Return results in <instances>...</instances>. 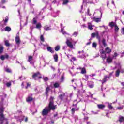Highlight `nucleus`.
<instances>
[{
    "label": "nucleus",
    "mask_w": 124,
    "mask_h": 124,
    "mask_svg": "<svg viewBox=\"0 0 124 124\" xmlns=\"http://www.w3.org/2000/svg\"><path fill=\"white\" fill-rule=\"evenodd\" d=\"M50 111L56 110V105H54V102H49L48 106L46 107Z\"/></svg>",
    "instance_id": "nucleus-1"
},
{
    "label": "nucleus",
    "mask_w": 124,
    "mask_h": 124,
    "mask_svg": "<svg viewBox=\"0 0 124 124\" xmlns=\"http://www.w3.org/2000/svg\"><path fill=\"white\" fill-rule=\"evenodd\" d=\"M50 112H51V111L46 107L42 110L41 114L42 116H47Z\"/></svg>",
    "instance_id": "nucleus-2"
},
{
    "label": "nucleus",
    "mask_w": 124,
    "mask_h": 124,
    "mask_svg": "<svg viewBox=\"0 0 124 124\" xmlns=\"http://www.w3.org/2000/svg\"><path fill=\"white\" fill-rule=\"evenodd\" d=\"M4 120H5L4 114H3V113L0 114V124H3V122Z\"/></svg>",
    "instance_id": "nucleus-3"
},
{
    "label": "nucleus",
    "mask_w": 124,
    "mask_h": 124,
    "mask_svg": "<svg viewBox=\"0 0 124 124\" xmlns=\"http://www.w3.org/2000/svg\"><path fill=\"white\" fill-rule=\"evenodd\" d=\"M38 75H41L40 72H37L36 73H34V74L32 75V78L34 80H36V77H38Z\"/></svg>",
    "instance_id": "nucleus-4"
},
{
    "label": "nucleus",
    "mask_w": 124,
    "mask_h": 124,
    "mask_svg": "<svg viewBox=\"0 0 124 124\" xmlns=\"http://www.w3.org/2000/svg\"><path fill=\"white\" fill-rule=\"evenodd\" d=\"M66 44H67V46L69 47V48L71 49L73 48V45L72 44V43L69 41V40H67Z\"/></svg>",
    "instance_id": "nucleus-5"
},
{
    "label": "nucleus",
    "mask_w": 124,
    "mask_h": 124,
    "mask_svg": "<svg viewBox=\"0 0 124 124\" xmlns=\"http://www.w3.org/2000/svg\"><path fill=\"white\" fill-rule=\"evenodd\" d=\"M15 41L16 44H20L21 43V40H20V36L16 35V36L15 38Z\"/></svg>",
    "instance_id": "nucleus-6"
},
{
    "label": "nucleus",
    "mask_w": 124,
    "mask_h": 124,
    "mask_svg": "<svg viewBox=\"0 0 124 124\" xmlns=\"http://www.w3.org/2000/svg\"><path fill=\"white\" fill-rule=\"evenodd\" d=\"M50 90H51V89H50V87L49 86H47L46 88L45 94L47 97L49 96V92H50Z\"/></svg>",
    "instance_id": "nucleus-7"
},
{
    "label": "nucleus",
    "mask_w": 124,
    "mask_h": 124,
    "mask_svg": "<svg viewBox=\"0 0 124 124\" xmlns=\"http://www.w3.org/2000/svg\"><path fill=\"white\" fill-rule=\"evenodd\" d=\"M1 61H4L5 59H8L9 58V55L8 54H6L5 55H1L0 57Z\"/></svg>",
    "instance_id": "nucleus-8"
},
{
    "label": "nucleus",
    "mask_w": 124,
    "mask_h": 124,
    "mask_svg": "<svg viewBox=\"0 0 124 124\" xmlns=\"http://www.w3.org/2000/svg\"><path fill=\"white\" fill-rule=\"evenodd\" d=\"M79 69H80V70H81V74H86V73H87V70H86V68H85V67H83V68L80 67L79 68Z\"/></svg>",
    "instance_id": "nucleus-9"
},
{
    "label": "nucleus",
    "mask_w": 124,
    "mask_h": 124,
    "mask_svg": "<svg viewBox=\"0 0 124 124\" xmlns=\"http://www.w3.org/2000/svg\"><path fill=\"white\" fill-rule=\"evenodd\" d=\"M89 84L88 85V87L90 88V89H93V88L94 87V82H93V81H89Z\"/></svg>",
    "instance_id": "nucleus-10"
},
{
    "label": "nucleus",
    "mask_w": 124,
    "mask_h": 124,
    "mask_svg": "<svg viewBox=\"0 0 124 124\" xmlns=\"http://www.w3.org/2000/svg\"><path fill=\"white\" fill-rule=\"evenodd\" d=\"M105 52L107 54H110L112 52V49L109 47H107L105 48Z\"/></svg>",
    "instance_id": "nucleus-11"
},
{
    "label": "nucleus",
    "mask_w": 124,
    "mask_h": 124,
    "mask_svg": "<svg viewBox=\"0 0 124 124\" xmlns=\"http://www.w3.org/2000/svg\"><path fill=\"white\" fill-rule=\"evenodd\" d=\"M33 100V98L31 96H28L26 98V102H31Z\"/></svg>",
    "instance_id": "nucleus-12"
},
{
    "label": "nucleus",
    "mask_w": 124,
    "mask_h": 124,
    "mask_svg": "<svg viewBox=\"0 0 124 124\" xmlns=\"http://www.w3.org/2000/svg\"><path fill=\"white\" fill-rule=\"evenodd\" d=\"M93 21L96 23H99V22H101V18L93 17Z\"/></svg>",
    "instance_id": "nucleus-13"
},
{
    "label": "nucleus",
    "mask_w": 124,
    "mask_h": 124,
    "mask_svg": "<svg viewBox=\"0 0 124 124\" xmlns=\"http://www.w3.org/2000/svg\"><path fill=\"white\" fill-rule=\"evenodd\" d=\"M53 87L54 88H55V89H58V88H60V87H61L60 83H59V82H55L53 84Z\"/></svg>",
    "instance_id": "nucleus-14"
},
{
    "label": "nucleus",
    "mask_w": 124,
    "mask_h": 124,
    "mask_svg": "<svg viewBox=\"0 0 124 124\" xmlns=\"http://www.w3.org/2000/svg\"><path fill=\"white\" fill-rule=\"evenodd\" d=\"M107 78H108V77L107 76H105L103 80H102V84L103 85L105 83H106V81H107Z\"/></svg>",
    "instance_id": "nucleus-15"
},
{
    "label": "nucleus",
    "mask_w": 124,
    "mask_h": 124,
    "mask_svg": "<svg viewBox=\"0 0 124 124\" xmlns=\"http://www.w3.org/2000/svg\"><path fill=\"white\" fill-rule=\"evenodd\" d=\"M102 43L104 47H107V44H106V40H105V38L102 39Z\"/></svg>",
    "instance_id": "nucleus-16"
},
{
    "label": "nucleus",
    "mask_w": 124,
    "mask_h": 124,
    "mask_svg": "<svg viewBox=\"0 0 124 124\" xmlns=\"http://www.w3.org/2000/svg\"><path fill=\"white\" fill-rule=\"evenodd\" d=\"M65 96V93H63V94H60V95H59L58 96V97H59V98L62 101V100H63V98H64V97Z\"/></svg>",
    "instance_id": "nucleus-17"
},
{
    "label": "nucleus",
    "mask_w": 124,
    "mask_h": 124,
    "mask_svg": "<svg viewBox=\"0 0 124 124\" xmlns=\"http://www.w3.org/2000/svg\"><path fill=\"white\" fill-rule=\"evenodd\" d=\"M97 106L99 109H104V108H105V105L103 104H98Z\"/></svg>",
    "instance_id": "nucleus-18"
},
{
    "label": "nucleus",
    "mask_w": 124,
    "mask_h": 124,
    "mask_svg": "<svg viewBox=\"0 0 124 124\" xmlns=\"http://www.w3.org/2000/svg\"><path fill=\"white\" fill-rule=\"evenodd\" d=\"M47 50L48 52H50V53H51V54H53L54 53V50H53V48H52L50 46H48L47 47Z\"/></svg>",
    "instance_id": "nucleus-19"
},
{
    "label": "nucleus",
    "mask_w": 124,
    "mask_h": 124,
    "mask_svg": "<svg viewBox=\"0 0 124 124\" xmlns=\"http://www.w3.org/2000/svg\"><path fill=\"white\" fill-rule=\"evenodd\" d=\"M116 25H117V24L115 23L114 22H111L109 23V26L110 28H114Z\"/></svg>",
    "instance_id": "nucleus-20"
},
{
    "label": "nucleus",
    "mask_w": 124,
    "mask_h": 124,
    "mask_svg": "<svg viewBox=\"0 0 124 124\" xmlns=\"http://www.w3.org/2000/svg\"><path fill=\"white\" fill-rule=\"evenodd\" d=\"M113 62V59L111 57H108L107 58V62L108 63H111Z\"/></svg>",
    "instance_id": "nucleus-21"
},
{
    "label": "nucleus",
    "mask_w": 124,
    "mask_h": 124,
    "mask_svg": "<svg viewBox=\"0 0 124 124\" xmlns=\"http://www.w3.org/2000/svg\"><path fill=\"white\" fill-rule=\"evenodd\" d=\"M4 31H8L9 32V31H11V28H10L9 26H6L4 29Z\"/></svg>",
    "instance_id": "nucleus-22"
},
{
    "label": "nucleus",
    "mask_w": 124,
    "mask_h": 124,
    "mask_svg": "<svg viewBox=\"0 0 124 124\" xmlns=\"http://www.w3.org/2000/svg\"><path fill=\"white\" fill-rule=\"evenodd\" d=\"M73 103H74L72 105L73 107H74V106H75V107H77V105L78 103V102H77V100H74Z\"/></svg>",
    "instance_id": "nucleus-23"
},
{
    "label": "nucleus",
    "mask_w": 124,
    "mask_h": 124,
    "mask_svg": "<svg viewBox=\"0 0 124 124\" xmlns=\"http://www.w3.org/2000/svg\"><path fill=\"white\" fill-rule=\"evenodd\" d=\"M4 49V47L3 46H2L1 45H0V54H2V53H3V50Z\"/></svg>",
    "instance_id": "nucleus-24"
},
{
    "label": "nucleus",
    "mask_w": 124,
    "mask_h": 124,
    "mask_svg": "<svg viewBox=\"0 0 124 124\" xmlns=\"http://www.w3.org/2000/svg\"><path fill=\"white\" fill-rule=\"evenodd\" d=\"M33 57L32 56H29L28 57V61L31 63V62L32 61Z\"/></svg>",
    "instance_id": "nucleus-25"
},
{
    "label": "nucleus",
    "mask_w": 124,
    "mask_h": 124,
    "mask_svg": "<svg viewBox=\"0 0 124 124\" xmlns=\"http://www.w3.org/2000/svg\"><path fill=\"white\" fill-rule=\"evenodd\" d=\"M119 123H123L124 122V117L123 116H121L119 118Z\"/></svg>",
    "instance_id": "nucleus-26"
},
{
    "label": "nucleus",
    "mask_w": 124,
    "mask_h": 124,
    "mask_svg": "<svg viewBox=\"0 0 124 124\" xmlns=\"http://www.w3.org/2000/svg\"><path fill=\"white\" fill-rule=\"evenodd\" d=\"M58 59H59V57L58 56V54H55L54 56V59L55 62H58Z\"/></svg>",
    "instance_id": "nucleus-27"
},
{
    "label": "nucleus",
    "mask_w": 124,
    "mask_h": 124,
    "mask_svg": "<svg viewBox=\"0 0 124 124\" xmlns=\"http://www.w3.org/2000/svg\"><path fill=\"white\" fill-rule=\"evenodd\" d=\"M98 36V33H93L91 34V37H92L93 38H94V37H95V36Z\"/></svg>",
    "instance_id": "nucleus-28"
},
{
    "label": "nucleus",
    "mask_w": 124,
    "mask_h": 124,
    "mask_svg": "<svg viewBox=\"0 0 124 124\" xmlns=\"http://www.w3.org/2000/svg\"><path fill=\"white\" fill-rule=\"evenodd\" d=\"M41 27H42V26L41 25V24L40 23H38L36 25V29H41Z\"/></svg>",
    "instance_id": "nucleus-29"
},
{
    "label": "nucleus",
    "mask_w": 124,
    "mask_h": 124,
    "mask_svg": "<svg viewBox=\"0 0 124 124\" xmlns=\"http://www.w3.org/2000/svg\"><path fill=\"white\" fill-rule=\"evenodd\" d=\"M120 72H121V71H120L119 69H118L116 72V74H115V76L116 77H119V76H120Z\"/></svg>",
    "instance_id": "nucleus-30"
},
{
    "label": "nucleus",
    "mask_w": 124,
    "mask_h": 124,
    "mask_svg": "<svg viewBox=\"0 0 124 124\" xmlns=\"http://www.w3.org/2000/svg\"><path fill=\"white\" fill-rule=\"evenodd\" d=\"M5 45L7 46V47H9V46H10V44L8 40L5 41Z\"/></svg>",
    "instance_id": "nucleus-31"
},
{
    "label": "nucleus",
    "mask_w": 124,
    "mask_h": 124,
    "mask_svg": "<svg viewBox=\"0 0 124 124\" xmlns=\"http://www.w3.org/2000/svg\"><path fill=\"white\" fill-rule=\"evenodd\" d=\"M119 27H118V25H115L114 26V30H115V31L116 32H118V31H119Z\"/></svg>",
    "instance_id": "nucleus-32"
},
{
    "label": "nucleus",
    "mask_w": 124,
    "mask_h": 124,
    "mask_svg": "<svg viewBox=\"0 0 124 124\" xmlns=\"http://www.w3.org/2000/svg\"><path fill=\"white\" fill-rule=\"evenodd\" d=\"M5 71L6 72H7V73H12V71L11 70V69H10L9 68H6L5 70Z\"/></svg>",
    "instance_id": "nucleus-33"
},
{
    "label": "nucleus",
    "mask_w": 124,
    "mask_h": 124,
    "mask_svg": "<svg viewBox=\"0 0 124 124\" xmlns=\"http://www.w3.org/2000/svg\"><path fill=\"white\" fill-rule=\"evenodd\" d=\"M101 58L102 59V60H103V61H104V60L106 59V53L104 54H101Z\"/></svg>",
    "instance_id": "nucleus-34"
},
{
    "label": "nucleus",
    "mask_w": 124,
    "mask_h": 124,
    "mask_svg": "<svg viewBox=\"0 0 124 124\" xmlns=\"http://www.w3.org/2000/svg\"><path fill=\"white\" fill-rule=\"evenodd\" d=\"M40 39L41 41H42V42H44V41H45V40L44 39V37L43 36V35H41L40 36Z\"/></svg>",
    "instance_id": "nucleus-35"
},
{
    "label": "nucleus",
    "mask_w": 124,
    "mask_h": 124,
    "mask_svg": "<svg viewBox=\"0 0 124 124\" xmlns=\"http://www.w3.org/2000/svg\"><path fill=\"white\" fill-rule=\"evenodd\" d=\"M54 99H55V98L53 96H50V98L49 99V102H54Z\"/></svg>",
    "instance_id": "nucleus-36"
},
{
    "label": "nucleus",
    "mask_w": 124,
    "mask_h": 124,
    "mask_svg": "<svg viewBox=\"0 0 124 124\" xmlns=\"http://www.w3.org/2000/svg\"><path fill=\"white\" fill-rule=\"evenodd\" d=\"M60 46H57L55 47V50L58 52V51H59V50H60Z\"/></svg>",
    "instance_id": "nucleus-37"
},
{
    "label": "nucleus",
    "mask_w": 124,
    "mask_h": 124,
    "mask_svg": "<svg viewBox=\"0 0 124 124\" xmlns=\"http://www.w3.org/2000/svg\"><path fill=\"white\" fill-rule=\"evenodd\" d=\"M6 86L8 87L9 88L10 87H11V82H8L6 84Z\"/></svg>",
    "instance_id": "nucleus-38"
},
{
    "label": "nucleus",
    "mask_w": 124,
    "mask_h": 124,
    "mask_svg": "<svg viewBox=\"0 0 124 124\" xmlns=\"http://www.w3.org/2000/svg\"><path fill=\"white\" fill-rule=\"evenodd\" d=\"M43 79L44 81H45V82H47V81H48V80H49V78L47 77L43 78Z\"/></svg>",
    "instance_id": "nucleus-39"
},
{
    "label": "nucleus",
    "mask_w": 124,
    "mask_h": 124,
    "mask_svg": "<svg viewBox=\"0 0 124 124\" xmlns=\"http://www.w3.org/2000/svg\"><path fill=\"white\" fill-rule=\"evenodd\" d=\"M0 111L1 112V113H3L4 112V108L3 107H0Z\"/></svg>",
    "instance_id": "nucleus-40"
},
{
    "label": "nucleus",
    "mask_w": 124,
    "mask_h": 124,
    "mask_svg": "<svg viewBox=\"0 0 124 124\" xmlns=\"http://www.w3.org/2000/svg\"><path fill=\"white\" fill-rule=\"evenodd\" d=\"M63 1V4H67V3H68L69 1L68 0H62Z\"/></svg>",
    "instance_id": "nucleus-41"
},
{
    "label": "nucleus",
    "mask_w": 124,
    "mask_h": 124,
    "mask_svg": "<svg viewBox=\"0 0 124 124\" xmlns=\"http://www.w3.org/2000/svg\"><path fill=\"white\" fill-rule=\"evenodd\" d=\"M96 43L93 42L92 44V47H93V48H96Z\"/></svg>",
    "instance_id": "nucleus-42"
},
{
    "label": "nucleus",
    "mask_w": 124,
    "mask_h": 124,
    "mask_svg": "<svg viewBox=\"0 0 124 124\" xmlns=\"http://www.w3.org/2000/svg\"><path fill=\"white\" fill-rule=\"evenodd\" d=\"M8 22V16H6L4 22L6 24Z\"/></svg>",
    "instance_id": "nucleus-43"
},
{
    "label": "nucleus",
    "mask_w": 124,
    "mask_h": 124,
    "mask_svg": "<svg viewBox=\"0 0 124 124\" xmlns=\"http://www.w3.org/2000/svg\"><path fill=\"white\" fill-rule=\"evenodd\" d=\"M29 87H31V83L30 82H27V86L25 87V89H28V88H29Z\"/></svg>",
    "instance_id": "nucleus-44"
},
{
    "label": "nucleus",
    "mask_w": 124,
    "mask_h": 124,
    "mask_svg": "<svg viewBox=\"0 0 124 124\" xmlns=\"http://www.w3.org/2000/svg\"><path fill=\"white\" fill-rule=\"evenodd\" d=\"M36 23H37V20H36V18H34L33 19V24H34V25H35V24H36Z\"/></svg>",
    "instance_id": "nucleus-45"
},
{
    "label": "nucleus",
    "mask_w": 124,
    "mask_h": 124,
    "mask_svg": "<svg viewBox=\"0 0 124 124\" xmlns=\"http://www.w3.org/2000/svg\"><path fill=\"white\" fill-rule=\"evenodd\" d=\"M108 108H109V109H113V106H112V104H109L108 105Z\"/></svg>",
    "instance_id": "nucleus-46"
},
{
    "label": "nucleus",
    "mask_w": 124,
    "mask_h": 124,
    "mask_svg": "<svg viewBox=\"0 0 124 124\" xmlns=\"http://www.w3.org/2000/svg\"><path fill=\"white\" fill-rule=\"evenodd\" d=\"M49 30H51V28L49 27H45V31H49Z\"/></svg>",
    "instance_id": "nucleus-47"
},
{
    "label": "nucleus",
    "mask_w": 124,
    "mask_h": 124,
    "mask_svg": "<svg viewBox=\"0 0 124 124\" xmlns=\"http://www.w3.org/2000/svg\"><path fill=\"white\" fill-rule=\"evenodd\" d=\"M118 55V53H117V52H114V55L113 56V58H116Z\"/></svg>",
    "instance_id": "nucleus-48"
},
{
    "label": "nucleus",
    "mask_w": 124,
    "mask_h": 124,
    "mask_svg": "<svg viewBox=\"0 0 124 124\" xmlns=\"http://www.w3.org/2000/svg\"><path fill=\"white\" fill-rule=\"evenodd\" d=\"M71 112L72 114H74V113H75V108H73L71 109Z\"/></svg>",
    "instance_id": "nucleus-49"
},
{
    "label": "nucleus",
    "mask_w": 124,
    "mask_h": 124,
    "mask_svg": "<svg viewBox=\"0 0 124 124\" xmlns=\"http://www.w3.org/2000/svg\"><path fill=\"white\" fill-rule=\"evenodd\" d=\"M100 54L101 55H103L104 54H106V52L104 51V50L103 49L101 51H100Z\"/></svg>",
    "instance_id": "nucleus-50"
},
{
    "label": "nucleus",
    "mask_w": 124,
    "mask_h": 124,
    "mask_svg": "<svg viewBox=\"0 0 124 124\" xmlns=\"http://www.w3.org/2000/svg\"><path fill=\"white\" fill-rule=\"evenodd\" d=\"M121 33L123 35H124V27L121 29Z\"/></svg>",
    "instance_id": "nucleus-51"
},
{
    "label": "nucleus",
    "mask_w": 124,
    "mask_h": 124,
    "mask_svg": "<svg viewBox=\"0 0 124 124\" xmlns=\"http://www.w3.org/2000/svg\"><path fill=\"white\" fill-rule=\"evenodd\" d=\"M88 29H89V30H91V31H92V30H93V26H92V25H88Z\"/></svg>",
    "instance_id": "nucleus-52"
},
{
    "label": "nucleus",
    "mask_w": 124,
    "mask_h": 124,
    "mask_svg": "<svg viewBox=\"0 0 124 124\" xmlns=\"http://www.w3.org/2000/svg\"><path fill=\"white\" fill-rule=\"evenodd\" d=\"M1 2L2 4H4V3H5L6 2V0H1Z\"/></svg>",
    "instance_id": "nucleus-53"
},
{
    "label": "nucleus",
    "mask_w": 124,
    "mask_h": 124,
    "mask_svg": "<svg viewBox=\"0 0 124 124\" xmlns=\"http://www.w3.org/2000/svg\"><path fill=\"white\" fill-rule=\"evenodd\" d=\"M92 113H93V114H94V115H97V114H98V111L94 112V111H92Z\"/></svg>",
    "instance_id": "nucleus-54"
},
{
    "label": "nucleus",
    "mask_w": 124,
    "mask_h": 124,
    "mask_svg": "<svg viewBox=\"0 0 124 124\" xmlns=\"http://www.w3.org/2000/svg\"><path fill=\"white\" fill-rule=\"evenodd\" d=\"M121 85L124 87L122 88V89H124V82H121Z\"/></svg>",
    "instance_id": "nucleus-55"
},
{
    "label": "nucleus",
    "mask_w": 124,
    "mask_h": 124,
    "mask_svg": "<svg viewBox=\"0 0 124 124\" xmlns=\"http://www.w3.org/2000/svg\"><path fill=\"white\" fill-rule=\"evenodd\" d=\"M87 14L88 15H90V8H89L87 9Z\"/></svg>",
    "instance_id": "nucleus-56"
},
{
    "label": "nucleus",
    "mask_w": 124,
    "mask_h": 124,
    "mask_svg": "<svg viewBox=\"0 0 124 124\" xmlns=\"http://www.w3.org/2000/svg\"><path fill=\"white\" fill-rule=\"evenodd\" d=\"M72 60L73 61V62H75V61H76V58L73 57L72 58Z\"/></svg>",
    "instance_id": "nucleus-57"
},
{
    "label": "nucleus",
    "mask_w": 124,
    "mask_h": 124,
    "mask_svg": "<svg viewBox=\"0 0 124 124\" xmlns=\"http://www.w3.org/2000/svg\"><path fill=\"white\" fill-rule=\"evenodd\" d=\"M61 80L62 81H63V80H64V77L63 76L61 77Z\"/></svg>",
    "instance_id": "nucleus-58"
},
{
    "label": "nucleus",
    "mask_w": 124,
    "mask_h": 124,
    "mask_svg": "<svg viewBox=\"0 0 124 124\" xmlns=\"http://www.w3.org/2000/svg\"><path fill=\"white\" fill-rule=\"evenodd\" d=\"M78 34V32H75L73 34L74 35H77Z\"/></svg>",
    "instance_id": "nucleus-59"
},
{
    "label": "nucleus",
    "mask_w": 124,
    "mask_h": 124,
    "mask_svg": "<svg viewBox=\"0 0 124 124\" xmlns=\"http://www.w3.org/2000/svg\"><path fill=\"white\" fill-rule=\"evenodd\" d=\"M25 123H27L28 122V117H26L25 119Z\"/></svg>",
    "instance_id": "nucleus-60"
},
{
    "label": "nucleus",
    "mask_w": 124,
    "mask_h": 124,
    "mask_svg": "<svg viewBox=\"0 0 124 124\" xmlns=\"http://www.w3.org/2000/svg\"><path fill=\"white\" fill-rule=\"evenodd\" d=\"M58 113H56L54 115V118H56V117H58Z\"/></svg>",
    "instance_id": "nucleus-61"
},
{
    "label": "nucleus",
    "mask_w": 124,
    "mask_h": 124,
    "mask_svg": "<svg viewBox=\"0 0 124 124\" xmlns=\"http://www.w3.org/2000/svg\"><path fill=\"white\" fill-rule=\"evenodd\" d=\"M91 43H92V42H88V43H87L86 44V45H90L91 44Z\"/></svg>",
    "instance_id": "nucleus-62"
},
{
    "label": "nucleus",
    "mask_w": 124,
    "mask_h": 124,
    "mask_svg": "<svg viewBox=\"0 0 124 124\" xmlns=\"http://www.w3.org/2000/svg\"><path fill=\"white\" fill-rule=\"evenodd\" d=\"M118 109L119 110H121V109H123V108H122V107H118Z\"/></svg>",
    "instance_id": "nucleus-63"
},
{
    "label": "nucleus",
    "mask_w": 124,
    "mask_h": 124,
    "mask_svg": "<svg viewBox=\"0 0 124 124\" xmlns=\"http://www.w3.org/2000/svg\"><path fill=\"white\" fill-rule=\"evenodd\" d=\"M38 79H41L42 78V77L39 76V77H38Z\"/></svg>",
    "instance_id": "nucleus-64"
}]
</instances>
